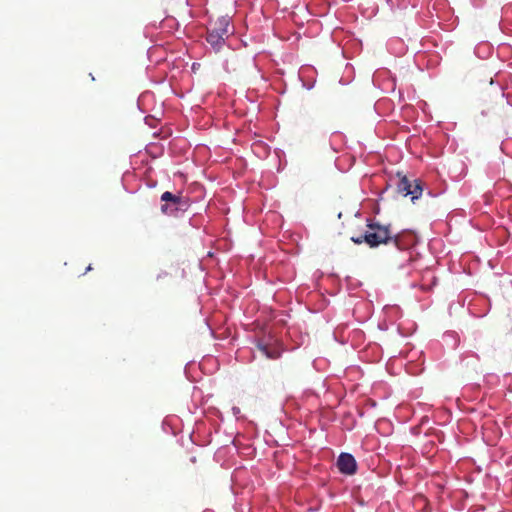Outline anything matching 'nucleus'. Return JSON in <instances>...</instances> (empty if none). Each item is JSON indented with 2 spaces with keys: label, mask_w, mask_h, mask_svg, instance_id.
<instances>
[{
  "label": "nucleus",
  "mask_w": 512,
  "mask_h": 512,
  "mask_svg": "<svg viewBox=\"0 0 512 512\" xmlns=\"http://www.w3.org/2000/svg\"><path fill=\"white\" fill-rule=\"evenodd\" d=\"M397 190L404 197L411 196L414 201L422 195V183L419 179L410 180L407 176H402L398 182Z\"/></svg>",
  "instance_id": "4"
},
{
  "label": "nucleus",
  "mask_w": 512,
  "mask_h": 512,
  "mask_svg": "<svg viewBox=\"0 0 512 512\" xmlns=\"http://www.w3.org/2000/svg\"><path fill=\"white\" fill-rule=\"evenodd\" d=\"M91 269H92V267H91V266H88L86 270H87V271H90Z\"/></svg>",
  "instance_id": "7"
},
{
  "label": "nucleus",
  "mask_w": 512,
  "mask_h": 512,
  "mask_svg": "<svg viewBox=\"0 0 512 512\" xmlns=\"http://www.w3.org/2000/svg\"><path fill=\"white\" fill-rule=\"evenodd\" d=\"M258 348L269 359H278L281 355V352L278 349L268 345L259 344Z\"/></svg>",
  "instance_id": "6"
},
{
  "label": "nucleus",
  "mask_w": 512,
  "mask_h": 512,
  "mask_svg": "<svg viewBox=\"0 0 512 512\" xmlns=\"http://www.w3.org/2000/svg\"><path fill=\"white\" fill-rule=\"evenodd\" d=\"M339 471L346 475H353L357 471L355 458L349 453H341L337 459Z\"/></svg>",
  "instance_id": "5"
},
{
  "label": "nucleus",
  "mask_w": 512,
  "mask_h": 512,
  "mask_svg": "<svg viewBox=\"0 0 512 512\" xmlns=\"http://www.w3.org/2000/svg\"><path fill=\"white\" fill-rule=\"evenodd\" d=\"M232 34L233 30L230 28L229 18L222 16L210 22L206 40L215 51H219L225 45L226 39Z\"/></svg>",
  "instance_id": "2"
},
{
  "label": "nucleus",
  "mask_w": 512,
  "mask_h": 512,
  "mask_svg": "<svg viewBox=\"0 0 512 512\" xmlns=\"http://www.w3.org/2000/svg\"><path fill=\"white\" fill-rule=\"evenodd\" d=\"M367 228V231L363 235H360L359 237H352L351 240L355 244H362L365 242L371 248L393 241L396 247L401 248L399 235L392 236L389 226L368 220Z\"/></svg>",
  "instance_id": "1"
},
{
  "label": "nucleus",
  "mask_w": 512,
  "mask_h": 512,
  "mask_svg": "<svg viewBox=\"0 0 512 512\" xmlns=\"http://www.w3.org/2000/svg\"><path fill=\"white\" fill-rule=\"evenodd\" d=\"M161 201L164 204L161 206V212L170 216H177L178 211H186L189 206V199L181 195H175L169 191L162 193Z\"/></svg>",
  "instance_id": "3"
}]
</instances>
